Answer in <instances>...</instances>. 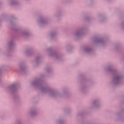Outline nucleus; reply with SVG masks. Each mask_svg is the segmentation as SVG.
Instances as JSON below:
<instances>
[{"label":"nucleus","instance_id":"obj_1","mask_svg":"<svg viewBox=\"0 0 124 124\" xmlns=\"http://www.w3.org/2000/svg\"><path fill=\"white\" fill-rule=\"evenodd\" d=\"M33 86H35L39 88L42 93H47L49 94L51 96H60L61 93L58 91H54L53 90L50 89V88L44 86L42 81L39 79H36L34 81L32 82Z\"/></svg>","mask_w":124,"mask_h":124},{"label":"nucleus","instance_id":"obj_6","mask_svg":"<svg viewBox=\"0 0 124 124\" xmlns=\"http://www.w3.org/2000/svg\"><path fill=\"white\" fill-rule=\"evenodd\" d=\"M29 34H30V33H29L28 31H22V32L21 33V35H22V36H28Z\"/></svg>","mask_w":124,"mask_h":124},{"label":"nucleus","instance_id":"obj_15","mask_svg":"<svg viewBox=\"0 0 124 124\" xmlns=\"http://www.w3.org/2000/svg\"><path fill=\"white\" fill-rule=\"evenodd\" d=\"M36 61H37V59H36Z\"/></svg>","mask_w":124,"mask_h":124},{"label":"nucleus","instance_id":"obj_14","mask_svg":"<svg viewBox=\"0 0 124 124\" xmlns=\"http://www.w3.org/2000/svg\"><path fill=\"white\" fill-rule=\"evenodd\" d=\"M24 67H20V69L21 70H23L24 69Z\"/></svg>","mask_w":124,"mask_h":124},{"label":"nucleus","instance_id":"obj_7","mask_svg":"<svg viewBox=\"0 0 124 124\" xmlns=\"http://www.w3.org/2000/svg\"><path fill=\"white\" fill-rule=\"evenodd\" d=\"M51 56H52V57H54V58L56 59L59 58V54L56 53H52Z\"/></svg>","mask_w":124,"mask_h":124},{"label":"nucleus","instance_id":"obj_3","mask_svg":"<svg viewBox=\"0 0 124 124\" xmlns=\"http://www.w3.org/2000/svg\"><path fill=\"white\" fill-rule=\"evenodd\" d=\"M8 90L12 91V92H15L17 91V85L16 84H12L8 87Z\"/></svg>","mask_w":124,"mask_h":124},{"label":"nucleus","instance_id":"obj_11","mask_svg":"<svg viewBox=\"0 0 124 124\" xmlns=\"http://www.w3.org/2000/svg\"><path fill=\"white\" fill-rule=\"evenodd\" d=\"M13 45V43L12 42L9 43L8 46L10 47V46H12Z\"/></svg>","mask_w":124,"mask_h":124},{"label":"nucleus","instance_id":"obj_4","mask_svg":"<svg viewBox=\"0 0 124 124\" xmlns=\"http://www.w3.org/2000/svg\"><path fill=\"white\" fill-rule=\"evenodd\" d=\"M83 34V29H80L75 34L76 36H80Z\"/></svg>","mask_w":124,"mask_h":124},{"label":"nucleus","instance_id":"obj_9","mask_svg":"<svg viewBox=\"0 0 124 124\" xmlns=\"http://www.w3.org/2000/svg\"><path fill=\"white\" fill-rule=\"evenodd\" d=\"M31 116H34V115H36V111H35V110H31Z\"/></svg>","mask_w":124,"mask_h":124},{"label":"nucleus","instance_id":"obj_13","mask_svg":"<svg viewBox=\"0 0 124 124\" xmlns=\"http://www.w3.org/2000/svg\"><path fill=\"white\" fill-rule=\"evenodd\" d=\"M102 41V39H97V42H101Z\"/></svg>","mask_w":124,"mask_h":124},{"label":"nucleus","instance_id":"obj_8","mask_svg":"<svg viewBox=\"0 0 124 124\" xmlns=\"http://www.w3.org/2000/svg\"><path fill=\"white\" fill-rule=\"evenodd\" d=\"M105 72H109V66H106L104 68Z\"/></svg>","mask_w":124,"mask_h":124},{"label":"nucleus","instance_id":"obj_12","mask_svg":"<svg viewBox=\"0 0 124 124\" xmlns=\"http://www.w3.org/2000/svg\"><path fill=\"white\" fill-rule=\"evenodd\" d=\"M54 35H55V33H50V36H51V37L54 36Z\"/></svg>","mask_w":124,"mask_h":124},{"label":"nucleus","instance_id":"obj_2","mask_svg":"<svg viewBox=\"0 0 124 124\" xmlns=\"http://www.w3.org/2000/svg\"><path fill=\"white\" fill-rule=\"evenodd\" d=\"M37 23L39 26H43V25L47 23V19L44 17H39L37 19Z\"/></svg>","mask_w":124,"mask_h":124},{"label":"nucleus","instance_id":"obj_5","mask_svg":"<svg viewBox=\"0 0 124 124\" xmlns=\"http://www.w3.org/2000/svg\"><path fill=\"white\" fill-rule=\"evenodd\" d=\"M83 51H84V52L85 53H90V52H91V51H92V48H91L89 47H85L83 49Z\"/></svg>","mask_w":124,"mask_h":124},{"label":"nucleus","instance_id":"obj_10","mask_svg":"<svg viewBox=\"0 0 124 124\" xmlns=\"http://www.w3.org/2000/svg\"><path fill=\"white\" fill-rule=\"evenodd\" d=\"M92 105H93V106H97V101H93V103H92Z\"/></svg>","mask_w":124,"mask_h":124}]
</instances>
